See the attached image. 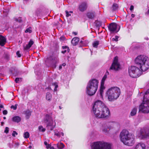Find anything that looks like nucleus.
Listing matches in <instances>:
<instances>
[{
	"label": "nucleus",
	"instance_id": "2",
	"mask_svg": "<svg viewBox=\"0 0 149 149\" xmlns=\"http://www.w3.org/2000/svg\"><path fill=\"white\" fill-rule=\"evenodd\" d=\"M120 137L121 141L125 145L132 146L134 143L133 136L127 130H123L121 132Z\"/></svg>",
	"mask_w": 149,
	"mask_h": 149
},
{
	"label": "nucleus",
	"instance_id": "10",
	"mask_svg": "<svg viewBox=\"0 0 149 149\" xmlns=\"http://www.w3.org/2000/svg\"><path fill=\"white\" fill-rule=\"evenodd\" d=\"M139 111L145 113H149V102H146L145 100L143 101L139 106Z\"/></svg>",
	"mask_w": 149,
	"mask_h": 149
},
{
	"label": "nucleus",
	"instance_id": "32",
	"mask_svg": "<svg viewBox=\"0 0 149 149\" xmlns=\"http://www.w3.org/2000/svg\"><path fill=\"white\" fill-rule=\"evenodd\" d=\"M29 136V133L28 132H26L24 133V137L25 138H28Z\"/></svg>",
	"mask_w": 149,
	"mask_h": 149
},
{
	"label": "nucleus",
	"instance_id": "53",
	"mask_svg": "<svg viewBox=\"0 0 149 149\" xmlns=\"http://www.w3.org/2000/svg\"><path fill=\"white\" fill-rule=\"evenodd\" d=\"M66 64L65 63H63L62 64V65L63 66H64Z\"/></svg>",
	"mask_w": 149,
	"mask_h": 149
},
{
	"label": "nucleus",
	"instance_id": "11",
	"mask_svg": "<svg viewBox=\"0 0 149 149\" xmlns=\"http://www.w3.org/2000/svg\"><path fill=\"white\" fill-rule=\"evenodd\" d=\"M116 124L113 122H109L104 124L102 126V131L105 133L108 132L109 130L114 127Z\"/></svg>",
	"mask_w": 149,
	"mask_h": 149
},
{
	"label": "nucleus",
	"instance_id": "52",
	"mask_svg": "<svg viewBox=\"0 0 149 149\" xmlns=\"http://www.w3.org/2000/svg\"><path fill=\"white\" fill-rule=\"evenodd\" d=\"M134 14H132L131 15V16L133 18L134 17Z\"/></svg>",
	"mask_w": 149,
	"mask_h": 149
},
{
	"label": "nucleus",
	"instance_id": "19",
	"mask_svg": "<svg viewBox=\"0 0 149 149\" xmlns=\"http://www.w3.org/2000/svg\"><path fill=\"white\" fill-rule=\"evenodd\" d=\"M34 43L32 39L30 40L29 43L25 47H24V49L25 50H27L29 49L33 44Z\"/></svg>",
	"mask_w": 149,
	"mask_h": 149
},
{
	"label": "nucleus",
	"instance_id": "15",
	"mask_svg": "<svg viewBox=\"0 0 149 149\" xmlns=\"http://www.w3.org/2000/svg\"><path fill=\"white\" fill-rule=\"evenodd\" d=\"M145 100L146 102H149V89L146 91L143 96V101Z\"/></svg>",
	"mask_w": 149,
	"mask_h": 149
},
{
	"label": "nucleus",
	"instance_id": "18",
	"mask_svg": "<svg viewBox=\"0 0 149 149\" xmlns=\"http://www.w3.org/2000/svg\"><path fill=\"white\" fill-rule=\"evenodd\" d=\"M145 145L144 143H140L136 145L135 149H145Z\"/></svg>",
	"mask_w": 149,
	"mask_h": 149
},
{
	"label": "nucleus",
	"instance_id": "34",
	"mask_svg": "<svg viewBox=\"0 0 149 149\" xmlns=\"http://www.w3.org/2000/svg\"><path fill=\"white\" fill-rule=\"evenodd\" d=\"M58 59L57 57H54L53 59V62L54 63H57L58 62Z\"/></svg>",
	"mask_w": 149,
	"mask_h": 149
},
{
	"label": "nucleus",
	"instance_id": "29",
	"mask_svg": "<svg viewBox=\"0 0 149 149\" xmlns=\"http://www.w3.org/2000/svg\"><path fill=\"white\" fill-rule=\"evenodd\" d=\"M38 130L40 132H44L45 131V129L43 128L42 126H40L39 127Z\"/></svg>",
	"mask_w": 149,
	"mask_h": 149
},
{
	"label": "nucleus",
	"instance_id": "14",
	"mask_svg": "<svg viewBox=\"0 0 149 149\" xmlns=\"http://www.w3.org/2000/svg\"><path fill=\"white\" fill-rule=\"evenodd\" d=\"M87 7V3L86 2H83L79 5L78 9L80 11L83 12L86 10Z\"/></svg>",
	"mask_w": 149,
	"mask_h": 149
},
{
	"label": "nucleus",
	"instance_id": "16",
	"mask_svg": "<svg viewBox=\"0 0 149 149\" xmlns=\"http://www.w3.org/2000/svg\"><path fill=\"white\" fill-rule=\"evenodd\" d=\"M79 40V38L77 37L73 38L71 41V43L73 46L77 45Z\"/></svg>",
	"mask_w": 149,
	"mask_h": 149
},
{
	"label": "nucleus",
	"instance_id": "7",
	"mask_svg": "<svg viewBox=\"0 0 149 149\" xmlns=\"http://www.w3.org/2000/svg\"><path fill=\"white\" fill-rule=\"evenodd\" d=\"M129 73L131 77L136 78L141 75L142 72L138 68L135 66H132L129 68Z\"/></svg>",
	"mask_w": 149,
	"mask_h": 149
},
{
	"label": "nucleus",
	"instance_id": "61",
	"mask_svg": "<svg viewBox=\"0 0 149 149\" xmlns=\"http://www.w3.org/2000/svg\"><path fill=\"white\" fill-rule=\"evenodd\" d=\"M31 148V146H29V148Z\"/></svg>",
	"mask_w": 149,
	"mask_h": 149
},
{
	"label": "nucleus",
	"instance_id": "22",
	"mask_svg": "<svg viewBox=\"0 0 149 149\" xmlns=\"http://www.w3.org/2000/svg\"><path fill=\"white\" fill-rule=\"evenodd\" d=\"M31 112L29 110H27L24 112V114L26 115V117L27 119H28L31 115Z\"/></svg>",
	"mask_w": 149,
	"mask_h": 149
},
{
	"label": "nucleus",
	"instance_id": "24",
	"mask_svg": "<svg viewBox=\"0 0 149 149\" xmlns=\"http://www.w3.org/2000/svg\"><path fill=\"white\" fill-rule=\"evenodd\" d=\"M118 8V5L116 3H114L111 7V9L112 11L116 10Z\"/></svg>",
	"mask_w": 149,
	"mask_h": 149
},
{
	"label": "nucleus",
	"instance_id": "41",
	"mask_svg": "<svg viewBox=\"0 0 149 149\" xmlns=\"http://www.w3.org/2000/svg\"><path fill=\"white\" fill-rule=\"evenodd\" d=\"M65 12L66 14V16L67 17H68L71 15V14L68 12V11L66 10Z\"/></svg>",
	"mask_w": 149,
	"mask_h": 149
},
{
	"label": "nucleus",
	"instance_id": "62",
	"mask_svg": "<svg viewBox=\"0 0 149 149\" xmlns=\"http://www.w3.org/2000/svg\"><path fill=\"white\" fill-rule=\"evenodd\" d=\"M70 13H72V11H70Z\"/></svg>",
	"mask_w": 149,
	"mask_h": 149
},
{
	"label": "nucleus",
	"instance_id": "40",
	"mask_svg": "<svg viewBox=\"0 0 149 149\" xmlns=\"http://www.w3.org/2000/svg\"><path fill=\"white\" fill-rule=\"evenodd\" d=\"M17 133L15 131H13L12 134V135L13 136L15 137V135H17Z\"/></svg>",
	"mask_w": 149,
	"mask_h": 149
},
{
	"label": "nucleus",
	"instance_id": "13",
	"mask_svg": "<svg viewBox=\"0 0 149 149\" xmlns=\"http://www.w3.org/2000/svg\"><path fill=\"white\" fill-rule=\"evenodd\" d=\"M109 29L112 33H117L119 30L120 26L116 23H112L110 24Z\"/></svg>",
	"mask_w": 149,
	"mask_h": 149
},
{
	"label": "nucleus",
	"instance_id": "23",
	"mask_svg": "<svg viewBox=\"0 0 149 149\" xmlns=\"http://www.w3.org/2000/svg\"><path fill=\"white\" fill-rule=\"evenodd\" d=\"M52 98V94L49 93H47L46 95V100L50 101H51Z\"/></svg>",
	"mask_w": 149,
	"mask_h": 149
},
{
	"label": "nucleus",
	"instance_id": "43",
	"mask_svg": "<svg viewBox=\"0 0 149 149\" xmlns=\"http://www.w3.org/2000/svg\"><path fill=\"white\" fill-rule=\"evenodd\" d=\"M3 113L4 115H6L8 113V111L6 110H4L3 111Z\"/></svg>",
	"mask_w": 149,
	"mask_h": 149
},
{
	"label": "nucleus",
	"instance_id": "56",
	"mask_svg": "<svg viewBox=\"0 0 149 149\" xmlns=\"http://www.w3.org/2000/svg\"><path fill=\"white\" fill-rule=\"evenodd\" d=\"M147 14H149V9L148 10V12L147 13Z\"/></svg>",
	"mask_w": 149,
	"mask_h": 149
},
{
	"label": "nucleus",
	"instance_id": "27",
	"mask_svg": "<svg viewBox=\"0 0 149 149\" xmlns=\"http://www.w3.org/2000/svg\"><path fill=\"white\" fill-rule=\"evenodd\" d=\"M99 44V41H95L93 44V46L94 47L97 48Z\"/></svg>",
	"mask_w": 149,
	"mask_h": 149
},
{
	"label": "nucleus",
	"instance_id": "47",
	"mask_svg": "<svg viewBox=\"0 0 149 149\" xmlns=\"http://www.w3.org/2000/svg\"><path fill=\"white\" fill-rule=\"evenodd\" d=\"M103 92V90H102V89H100V94L101 96H102Z\"/></svg>",
	"mask_w": 149,
	"mask_h": 149
},
{
	"label": "nucleus",
	"instance_id": "6",
	"mask_svg": "<svg viewBox=\"0 0 149 149\" xmlns=\"http://www.w3.org/2000/svg\"><path fill=\"white\" fill-rule=\"evenodd\" d=\"M91 148L92 149H111V144L103 141L94 142Z\"/></svg>",
	"mask_w": 149,
	"mask_h": 149
},
{
	"label": "nucleus",
	"instance_id": "59",
	"mask_svg": "<svg viewBox=\"0 0 149 149\" xmlns=\"http://www.w3.org/2000/svg\"><path fill=\"white\" fill-rule=\"evenodd\" d=\"M58 87V86L57 85H56V86H55V88H57Z\"/></svg>",
	"mask_w": 149,
	"mask_h": 149
},
{
	"label": "nucleus",
	"instance_id": "45",
	"mask_svg": "<svg viewBox=\"0 0 149 149\" xmlns=\"http://www.w3.org/2000/svg\"><path fill=\"white\" fill-rule=\"evenodd\" d=\"M65 39V38L64 37L62 36L60 38V40L62 41L64 40Z\"/></svg>",
	"mask_w": 149,
	"mask_h": 149
},
{
	"label": "nucleus",
	"instance_id": "17",
	"mask_svg": "<svg viewBox=\"0 0 149 149\" xmlns=\"http://www.w3.org/2000/svg\"><path fill=\"white\" fill-rule=\"evenodd\" d=\"M6 42V39L3 36H0V45L3 46Z\"/></svg>",
	"mask_w": 149,
	"mask_h": 149
},
{
	"label": "nucleus",
	"instance_id": "35",
	"mask_svg": "<svg viewBox=\"0 0 149 149\" xmlns=\"http://www.w3.org/2000/svg\"><path fill=\"white\" fill-rule=\"evenodd\" d=\"M15 20L17 22H20L22 21V19L21 17H18V18H15Z\"/></svg>",
	"mask_w": 149,
	"mask_h": 149
},
{
	"label": "nucleus",
	"instance_id": "12",
	"mask_svg": "<svg viewBox=\"0 0 149 149\" xmlns=\"http://www.w3.org/2000/svg\"><path fill=\"white\" fill-rule=\"evenodd\" d=\"M120 65L118 61L117 56L115 57L114 59L113 62L112 63L109 70H113L115 71L118 70L120 68Z\"/></svg>",
	"mask_w": 149,
	"mask_h": 149
},
{
	"label": "nucleus",
	"instance_id": "46",
	"mask_svg": "<svg viewBox=\"0 0 149 149\" xmlns=\"http://www.w3.org/2000/svg\"><path fill=\"white\" fill-rule=\"evenodd\" d=\"M134 8V6L132 5H131L130 6V10L132 11L133 10Z\"/></svg>",
	"mask_w": 149,
	"mask_h": 149
},
{
	"label": "nucleus",
	"instance_id": "44",
	"mask_svg": "<svg viewBox=\"0 0 149 149\" xmlns=\"http://www.w3.org/2000/svg\"><path fill=\"white\" fill-rule=\"evenodd\" d=\"M103 85H104V84L102 85V84H101V86L100 89H101V88H102V90H104V86Z\"/></svg>",
	"mask_w": 149,
	"mask_h": 149
},
{
	"label": "nucleus",
	"instance_id": "31",
	"mask_svg": "<svg viewBox=\"0 0 149 149\" xmlns=\"http://www.w3.org/2000/svg\"><path fill=\"white\" fill-rule=\"evenodd\" d=\"M32 31V28L31 27H29L25 30V32L26 33H31Z\"/></svg>",
	"mask_w": 149,
	"mask_h": 149
},
{
	"label": "nucleus",
	"instance_id": "55",
	"mask_svg": "<svg viewBox=\"0 0 149 149\" xmlns=\"http://www.w3.org/2000/svg\"><path fill=\"white\" fill-rule=\"evenodd\" d=\"M3 124H4V123L3 122H1V125L3 126Z\"/></svg>",
	"mask_w": 149,
	"mask_h": 149
},
{
	"label": "nucleus",
	"instance_id": "5",
	"mask_svg": "<svg viewBox=\"0 0 149 149\" xmlns=\"http://www.w3.org/2000/svg\"><path fill=\"white\" fill-rule=\"evenodd\" d=\"M120 89L117 87H112L109 88L106 93V95L109 101H113L116 100L120 94Z\"/></svg>",
	"mask_w": 149,
	"mask_h": 149
},
{
	"label": "nucleus",
	"instance_id": "25",
	"mask_svg": "<svg viewBox=\"0 0 149 149\" xmlns=\"http://www.w3.org/2000/svg\"><path fill=\"white\" fill-rule=\"evenodd\" d=\"M137 109L136 107H135L132 109L130 115L131 116H134L136 115L137 112Z\"/></svg>",
	"mask_w": 149,
	"mask_h": 149
},
{
	"label": "nucleus",
	"instance_id": "60",
	"mask_svg": "<svg viewBox=\"0 0 149 149\" xmlns=\"http://www.w3.org/2000/svg\"><path fill=\"white\" fill-rule=\"evenodd\" d=\"M3 119H6V117H3Z\"/></svg>",
	"mask_w": 149,
	"mask_h": 149
},
{
	"label": "nucleus",
	"instance_id": "33",
	"mask_svg": "<svg viewBox=\"0 0 149 149\" xmlns=\"http://www.w3.org/2000/svg\"><path fill=\"white\" fill-rule=\"evenodd\" d=\"M55 135L57 136H58L60 137L61 135H62V136H63L64 135V134L62 133H60V132H55Z\"/></svg>",
	"mask_w": 149,
	"mask_h": 149
},
{
	"label": "nucleus",
	"instance_id": "54",
	"mask_svg": "<svg viewBox=\"0 0 149 149\" xmlns=\"http://www.w3.org/2000/svg\"><path fill=\"white\" fill-rule=\"evenodd\" d=\"M62 66L61 65H60L59 67V69H61V68H62Z\"/></svg>",
	"mask_w": 149,
	"mask_h": 149
},
{
	"label": "nucleus",
	"instance_id": "28",
	"mask_svg": "<svg viewBox=\"0 0 149 149\" xmlns=\"http://www.w3.org/2000/svg\"><path fill=\"white\" fill-rule=\"evenodd\" d=\"M107 78V76L106 74L103 77L101 81V84L102 85L104 84V82Z\"/></svg>",
	"mask_w": 149,
	"mask_h": 149
},
{
	"label": "nucleus",
	"instance_id": "51",
	"mask_svg": "<svg viewBox=\"0 0 149 149\" xmlns=\"http://www.w3.org/2000/svg\"><path fill=\"white\" fill-rule=\"evenodd\" d=\"M44 144L46 146L48 145L47 144V142L46 141H45L44 142Z\"/></svg>",
	"mask_w": 149,
	"mask_h": 149
},
{
	"label": "nucleus",
	"instance_id": "57",
	"mask_svg": "<svg viewBox=\"0 0 149 149\" xmlns=\"http://www.w3.org/2000/svg\"><path fill=\"white\" fill-rule=\"evenodd\" d=\"M74 33L75 35H77V33H75V32H74Z\"/></svg>",
	"mask_w": 149,
	"mask_h": 149
},
{
	"label": "nucleus",
	"instance_id": "4",
	"mask_svg": "<svg viewBox=\"0 0 149 149\" xmlns=\"http://www.w3.org/2000/svg\"><path fill=\"white\" fill-rule=\"evenodd\" d=\"M98 83V80L95 79L90 80L86 88L87 94L91 96L95 94L97 89Z\"/></svg>",
	"mask_w": 149,
	"mask_h": 149
},
{
	"label": "nucleus",
	"instance_id": "20",
	"mask_svg": "<svg viewBox=\"0 0 149 149\" xmlns=\"http://www.w3.org/2000/svg\"><path fill=\"white\" fill-rule=\"evenodd\" d=\"M21 118L19 116H15L12 118V120L15 122L18 123L21 120Z\"/></svg>",
	"mask_w": 149,
	"mask_h": 149
},
{
	"label": "nucleus",
	"instance_id": "1",
	"mask_svg": "<svg viewBox=\"0 0 149 149\" xmlns=\"http://www.w3.org/2000/svg\"><path fill=\"white\" fill-rule=\"evenodd\" d=\"M92 112L96 118H102L108 117L110 114L109 108L102 101L97 100L95 102L92 107Z\"/></svg>",
	"mask_w": 149,
	"mask_h": 149
},
{
	"label": "nucleus",
	"instance_id": "58",
	"mask_svg": "<svg viewBox=\"0 0 149 149\" xmlns=\"http://www.w3.org/2000/svg\"><path fill=\"white\" fill-rule=\"evenodd\" d=\"M66 47V46L65 47H63V49L65 48Z\"/></svg>",
	"mask_w": 149,
	"mask_h": 149
},
{
	"label": "nucleus",
	"instance_id": "50",
	"mask_svg": "<svg viewBox=\"0 0 149 149\" xmlns=\"http://www.w3.org/2000/svg\"><path fill=\"white\" fill-rule=\"evenodd\" d=\"M3 108V105H0V108ZM1 110V109H0V111Z\"/></svg>",
	"mask_w": 149,
	"mask_h": 149
},
{
	"label": "nucleus",
	"instance_id": "37",
	"mask_svg": "<svg viewBox=\"0 0 149 149\" xmlns=\"http://www.w3.org/2000/svg\"><path fill=\"white\" fill-rule=\"evenodd\" d=\"M17 104H16L15 105H12L11 107V109H13L14 110H16L17 109Z\"/></svg>",
	"mask_w": 149,
	"mask_h": 149
},
{
	"label": "nucleus",
	"instance_id": "42",
	"mask_svg": "<svg viewBox=\"0 0 149 149\" xmlns=\"http://www.w3.org/2000/svg\"><path fill=\"white\" fill-rule=\"evenodd\" d=\"M16 54L17 56L19 57H20L21 56V55L19 53V52L18 51L16 52Z\"/></svg>",
	"mask_w": 149,
	"mask_h": 149
},
{
	"label": "nucleus",
	"instance_id": "30",
	"mask_svg": "<svg viewBox=\"0 0 149 149\" xmlns=\"http://www.w3.org/2000/svg\"><path fill=\"white\" fill-rule=\"evenodd\" d=\"M3 57L6 60H8L9 58V55L8 54L5 53L4 54Z\"/></svg>",
	"mask_w": 149,
	"mask_h": 149
},
{
	"label": "nucleus",
	"instance_id": "9",
	"mask_svg": "<svg viewBox=\"0 0 149 149\" xmlns=\"http://www.w3.org/2000/svg\"><path fill=\"white\" fill-rule=\"evenodd\" d=\"M44 122L47 123V127L49 130H52L55 126V123L52 120L51 117L48 115H46Z\"/></svg>",
	"mask_w": 149,
	"mask_h": 149
},
{
	"label": "nucleus",
	"instance_id": "38",
	"mask_svg": "<svg viewBox=\"0 0 149 149\" xmlns=\"http://www.w3.org/2000/svg\"><path fill=\"white\" fill-rule=\"evenodd\" d=\"M118 36H116L115 38H113L112 39L113 41H118Z\"/></svg>",
	"mask_w": 149,
	"mask_h": 149
},
{
	"label": "nucleus",
	"instance_id": "39",
	"mask_svg": "<svg viewBox=\"0 0 149 149\" xmlns=\"http://www.w3.org/2000/svg\"><path fill=\"white\" fill-rule=\"evenodd\" d=\"M9 130V128L8 127H6L5 128V130H4V132L6 133H8V132Z\"/></svg>",
	"mask_w": 149,
	"mask_h": 149
},
{
	"label": "nucleus",
	"instance_id": "3",
	"mask_svg": "<svg viewBox=\"0 0 149 149\" xmlns=\"http://www.w3.org/2000/svg\"><path fill=\"white\" fill-rule=\"evenodd\" d=\"M135 62L141 71H145L149 68V58L145 56H138L136 58Z\"/></svg>",
	"mask_w": 149,
	"mask_h": 149
},
{
	"label": "nucleus",
	"instance_id": "36",
	"mask_svg": "<svg viewBox=\"0 0 149 149\" xmlns=\"http://www.w3.org/2000/svg\"><path fill=\"white\" fill-rule=\"evenodd\" d=\"M21 78H16L15 80V81L16 83H18L19 81H21Z\"/></svg>",
	"mask_w": 149,
	"mask_h": 149
},
{
	"label": "nucleus",
	"instance_id": "26",
	"mask_svg": "<svg viewBox=\"0 0 149 149\" xmlns=\"http://www.w3.org/2000/svg\"><path fill=\"white\" fill-rule=\"evenodd\" d=\"M64 145L62 143H60L57 144V147L59 149H62L64 148Z\"/></svg>",
	"mask_w": 149,
	"mask_h": 149
},
{
	"label": "nucleus",
	"instance_id": "21",
	"mask_svg": "<svg viewBox=\"0 0 149 149\" xmlns=\"http://www.w3.org/2000/svg\"><path fill=\"white\" fill-rule=\"evenodd\" d=\"M87 15L89 18L92 19L95 17V14L94 12H90L87 13Z\"/></svg>",
	"mask_w": 149,
	"mask_h": 149
},
{
	"label": "nucleus",
	"instance_id": "64",
	"mask_svg": "<svg viewBox=\"0 0 149 149\" xmlns=\"http://www.w3.org/2000/svg\"><path fill=\"white\" fill-rule=\"evenodd\" d=\"M59 108H60V109H61V107H60V106H59Z\"/></svg>",
	"mask_w": 149,
	"mask_h": 149
},
{
	"label": "nucleus",
	"instance_id": "63",
	"mask_svg": "<svg viewBox=\"0 0 149 149\" xmlns=\"http://www.w3.org/2000/svg\"><path fill=\"white\" fill-rule=\"evenodd\" d=\"M2 74H0V77L1 76H2Z\"/></svg>",
	"mask_w": 149,
	"mask_h": 149
},
{
	"label": "nucleus",
	"instance_id": "49",
	"mask_svg": "<svg viewBox=\"0 0 149 149\" xmlns=\"http://www.w3.org/2000/svg\"><path fill=\"white\" fill-rule=\"evenodd\" d=\"M67 52V50H64V51H62V53L63 54H65Z\"/></svg>",
	"mask_w": 149,
	"mask_h": 149
},
{
	"label": "nucleus",
	"instance_id": "8",
	"mask_svg": "<svg viewBox=\"0 0 149 149\" xmlns=\"http://www.w3.org/2000/svg\"><path fill=\"white\" fill-rule=\"evenodd\" d=\"M138 136L142 139H144L149 138V129L143 127L141 128L140 131L137 133Z\"/></svg>",
	"mask_w": 149,
	"mask_h": 149
},
{
	"label": "nucleus",
	"instance_id": "48",
	"mask_svg": "<svg viewBox=\"0 0 149 149\" xmlns=\"http://www.w3.org/2000/svg\"><path fill=\"white\" fill-rule=\"evenodd\" d=\"M51 147V146L50 145L48 144V145L46 146V147L48 149L49 148H50V147Z\"/></svg>",
	"mask_w": 149,
	"mask_h": 149
}]
</instances>
